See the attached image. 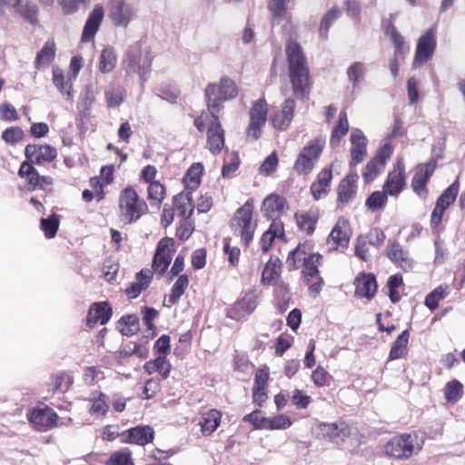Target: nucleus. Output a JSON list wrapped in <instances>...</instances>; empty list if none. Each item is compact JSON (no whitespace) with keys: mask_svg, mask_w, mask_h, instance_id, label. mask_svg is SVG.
Returning <instances> with one entry per match:
<instances>
[{"mask_svg":"<svg viewBox=\"0 0 465 465\" xmlns=\"http://www.w3.org/2000/svg\"><path fill=\"white\" fill-rule=\"evenodd\" d=\"M402 285V276L401 274L391 275L386 286L384 287V291L389 295L391 301L395 303L398 302L401 299L400 292L398 289Z\"/></svg>","mask_w":465,"mask_h":465,"instance_id":"45","label":"nucleus"},{"mask_svg":"<svg viewBox=\"0 0 465 465\" xmlns=\"http://www.w3.org/2000/svg\"><path fill=\"white\" fill-rule=\"evenodd\" d=\"M277 164L278 156L276 153L273 152L263 161L260 167V172L266 174H271L276 170Z\"/></svg>","mask_w":465,"mask_h":465,"instance_id":"64","label":"nucleus"},{"mask_svg":"<svg viewBox=\"0 0 465 465\" xmlns=\"http://www.w3.org/2000/svg\"><path fill=\"white\" fill-rule=\"evenodd\" d=\"M164 187L160 182H152L148 186V199L160 203L164 195Z\"/></svg>","mask_w":465,"mask_h":465,"instance_id":"63","label":"nucleus"},{"mask_svg":"<svg viewBox=\"0 0 465 465\" xmlns=\"http://www.w3.org/2000/svg\"><path fill=\"white\" fill-rule=\"evenodd\" d=\"M281 261L276 256H272L266 262L262 272V280L266 284H272L281 273Z\"/></svg>","mask_w":465,"mask_h":465,"instance_id":"34","label":"nucleus"},{"mask_svg":"<svg viewBox=\"0 0 465 465\" xmlns=\"http://www.w3.org/2000/svg\"><path fill=\"white\" fill-rule=\"evenodd\" d=\"M257 297L254 293H246L241 301H239L233 310L240 312V316L251 314L257 307Z\"/></svg>","mask_w":465,"mask_h":465,"instance_id":"43","label":"nucleus"},{"mask_svg":"<svg viewBox=\"0 0 465 465\" xmlns=\"http://www.w3.org/2000/svg\"><path fill=\"white\" fill-rule=\"evenodd\" d=\"M105 465H134L132 459V452L128 449L114 451L104 462Z\"/></svg>","mask_w":465,"mask_h":465,"instance_id":"47","label":"nucleus"},{"mask_svg":"<svg viewBox=\"0 0 465 465\" xmlns=\"http://www.w3.org/2000/svg\"><path fill=\"white\" fill-rule=\"evenodd\" d=\"M405 166L402 159H398L392 171L389 173L386 183L383 185V194L380 192V208L387 200V195L397 196L405 186Z\"/></svg>","mask_w":465,"mask_h":465,"instance_id":"9","label":"nucleus"},{"mask_svg":"<svg viewBox=\"0 0 465 465\" xmlns=\"http://www.w3.org/2000/svg\"><path fill=\"white\" fill-rule=\"evenodd\" d=\"M286 3L283 0H271L268 8L272 15L273 21L278 23L288 19Z\"/></svg>","mask_w":465,"mask_h":465,"instance_id":"53","label":"nucleus"},{"mask_svg":"<svg viewBox=\"0 0 465 465\" xmlns=\"http://www.w3.org/2000/svg\"><path fill=\"white\" fill-rule=\"evenodd\" d=\"M28 419L35 430L46 431L56 425L58 416L54 409H33Z\"/></svg>","mask_w":465,"mask_h":465,"instance_id":"15","label":"nucleus"},{"mask_svg":"<svg viewBox=\"0 0 465 465\" xmlns=\"http://www.w3.org/2000/svg\"><path fill=\"white\" fill-rule=\"evenodd\" d=\"M239 164L240 161L236 153H232L227 155L222 169L223 177H229L232 173L238 169Z\"/></svg>","mask_w":465,"mask_h":465,"instance_id":"61","label":"nucleus"},{"mask_svg":"<svg viewBox=\"0 0 465 465\" xmlns=\"http://www.w3.org/2000/svg\"><path fill=\"white\" fill-rule=\"evenodd\" d=\"M322 259V255L319 253H311L308 255L307 259H305L304 263H302V274L303 279L307 284L313 281V279L319 278V270L318 266L320 264V260Z\"/></svg>","mask_w":465,"mask_h":465,"instance_id":"29","label":"nucleus"},{"mask_svg":"<svg viewBox=\"0 0 465 465\" xmlns=\"http://www.w3.org/2000/svg\"><path fill=\"white\" fill-rule=\"evenodd\" d=\"M238 92L235 82L228 76L222 77L219 84H208L204 94L211 115L218 114L223 107L222 103L236 98Z\"/></svg>","mask_w":465,"mask_h":465,"instance_id":"2","label":"nucleus"},{"mask_svg":"<svg viewBox=\"0 0 465 465\" xmlns=\"http://www.w3.org/2000/svg\"><path fill=\"white\" fill-rule=\"evenodd\" d=\"M59 215L53 213L47 218H42L40 221V227L48 239L54 238L59 228Z\"/></svg>","mask_w":465,"mask_h":465,"instance_id":"46","label":"nucleus"},{"mask_svg":"<svg viewBox=\"0 0 465 465\" xmlns=\"http://www.w3.org/2000/svg\"><path fill=\"white\" fill-rule=\"evenodd\" d=\"M73 379L69 373L59 371L52 378L51 389L54 391H65L72 384Z\"/></svg>","mask_w":465,"mask_h":465,"instance_id":"52","label":"nucleus"},{"mask_svg":"<svg viewBox=\"0 0 465 465\" xmlns=\"http://www.w3.org/2000/svg\"><path fill=\"white\" fill-rule=\"evenodd\" d=\"M376 246L367 241V238L364 236H360L357 239V243L355 245V254L364 262H368L371 257V251H373Z\"/></svg>","mask_w":465,"mask_h":465,"instance_id":"49","label":"nucleus"},{"mask_svg":"<svg viewBox=\"0 0 465 465\" xmlns=\"http://www.w3.org/2000/svg\"><path fill=\"white\" fill-rule=\"evenodd\" d=\"M295 106L296 104L292 98L285 99L282 109L272 119V125L278 130H286L293 119Z\"/></svg>","mask_w":465,"mask_h":465,"instance_id":"20","label":"nucleus"},{"mask_svg":"<svg viewBox=\"0 0 465 465\" xmlns=\"http://www.w3.org/2000/svg\"><path fill=\"white\" fill-rule=\"evenodd\" d=\"M349 124L346 112H341L339 115V122L333 128L330 139L331 147L334 148L339 145L341 139L347 134Z\"/></svg>","mask_w":465,"mask_h":465,"instance_id":"37","label":"nucleus"},{"mask_svg":"<svg viewBox=\"0 0 465 465\" xmlns=\"http://www.w3.org/2000/svg\"><path fill=\"white\" fill-rule=\"evenodd\" d=\"M188 276L186 274L180 275L171 289V294L169 295L168 298L169 304H166L165 302L163 304L168 307H171L172 305L175 304L182 297V295L184 293V291L188 287Z\"/></svg>","mask_w":465,"mask_h":465,"instance_id":"39","label":"nucleus"},{"mask_svg":"<svg viewBox=\"0 0 465 465\" xmlns=\"http://www.w3.org/2000/svg\"><path fill=\"white\" fill-rule=\"evenodd\" d=\"M448 286H439L430 293H429L425 299V305L433 311L439 306L440 301L443 300L449 293Z\"/></svg>","mask_w":465,"mask_h":465,"instance_id":"51","label":"nucleus"},{"mask_svg":"<svg viewBox=\"0 0 465 465\" xmlns=\"http://www.w3.org/2000/svg\"><path fill=\"white\" fill-rule=\"evenodd\" d=\"M386 35L390 38L394 45L395 56H404L410 50L408 44L405 42L404 37L397 31L392 25H389L386 29ZM391 74L396 77L399 74V63L397 58L391 62L390 65Z\"/></svg>","mask_w":465,"mask_h":465,"instance_id":"13","label":"nucleus"},{"mask_svg":"<svg viewBox=\"0 0 465 465\" xmlns=\"http://www.w3.org/2000/svg\"><path fill=\"white\" fill-rule=\"evenodd\" d=\"M364 72V64L361 62H355L348 68V80L352 83L353 87H356L358 82L363 77Z\"/></svg>","mask_w":465,"mask_h":465,"instance_id":"58","label":"nucleus"},{"mask_svg":"<svg viewBox=\"0 0 465 465\" xmlns=\"http://www.w3.org/2000/svg\"><path fill=\"white\" fill-rule=\"evenodd\" d=\"M308 255L305 251L302 249L301 245H298L289 253L286 260V265L289 270H297L302 266V263H304Z\"/></svg>","mask_w":465,"mask_h":465,"instance_id":"48","label":"nucleus"},{"mask_svg":"<svg viewBox=\"0 0 465 465\" xmlns=\"http://www.w3.org/2000/svg\"><path fill=\"white\" fill-rule=\"evenodd\" d=\"M222 413L218 409H210L203 414V420L200 422L202 432L205 436H210L220 425Z\"/></svg>","mask_w":465,"mask_h":465,"instance_id":"30","label":"nucleus"},{"mask_svg":"<svg viewBox=\"0 0 465 465\" xmlns=\"http://www.w3.org/2000/svg\"><path fill=\"white\" fill-rule=\"evenodd\" d=\"M291 419L283 414L276 415L272 418H267V424L262 425L265 430H284L289 428L292 425Z\"/></svg>","mask_w":465,"mask_h":465,"instance_id":"55","label":"nucleus"},{"mask_svg":"<svg viewBox=\"0 0 465 465\" xmlns=\"http://www.w3.org/2000/svg\"><path fill=\"white\" fill-rule=\"evenodd\" d=\"M143 368L149 374L157 371L163 379H166L171 371V364L167 361L165 355H158L154 360L145 362Z\"/></svg>","mask_w":465,"mask_h":465,"instance_id":"33","label":"nucleus"},{"mask_svg":"<svg viewBox=\"0 0 465 465\" xmlns=\"http://www.w3.org/2000/svg\"><path fill=\"white\" fill-rule=\"evenodd\" d=\"M55 56V45L53 41L45 43L42 49L37 53L35 60V67L38 70L48 66Z\"/></svg>","mask_w":465,"mask_h":465,"instance_id":"31","label":"nucleus"},{"mask_svg":"<svg viewBox=\"0 0 465 465\" xmlns=\"http://www.w3.org/2000/svg\"><path fill=\"white\" fill-rule=\"evenodd\" d=\"M112 316V308L108 302L93 303L88 311L86 324L88 327H94L97 322L105 324Z\"/></svg>","mask_w":465,"mask_h":465,"instance_id":"22","label":"nucleus"},{"mask_svg":"<svg viewBox=\"0 0 465 465\" xmlns=\"http://www.w3.org/2000/svg\"><path fill=\"white\" fill-rule=\"evenodd\" d=\"M24 132L20 127H8L2 133V139L9 144H15L23 139Z\"/></svg>","mask_w":465,"mask_h":465,"instance_id":"59","label":"nucleus"},{"mask_svg":"<svg viewBox=\"0 0 465 465\" xmlns=\"http://www.w3.org/2000/svg\"><path fill=\"white\" fill-rule=\"evenodd\" d=\"M318 218V211L315 209H310L302 213H295V220L298 228L307 234H312L314 232Z\"/></svg>","mask_w":465,"mask_h":465,"instance_id":"27","label":"nucleus"},{"mask_svg":"<svg viewBox=\"0 0 465 465\" xmlns=\"http://www.w3.org/2000/svg\"><path fill=\"white\" fill-rule=\"evenodd\" d=\"M350 240V224L345 219H339L332 228L328 242H332L341 248L347 247Z\"/></svg>","mask_w":465,"mask_h":465,"instance_id":"25","label":"nucleus"},{"mask_svg":"<svg viewBox=\"0 0 465 465\" xmlns=\"http://www.w3.org/2000/svg\"><path fill=\"white\" fill-rule=\"evenodd\" d=\"M285 54L293 95L305 102L309 100L311 93L310 68L307 58L302 46L293 40L287 42Z\"/></svg>","mask_w":465,"mask_h":465,"instance_id":"1","label":"nucleus"},{"mask_svg":"<svg viewBox=\"0 0 465 465\" xmlns=\"http://www.w3.org/2000/svg\"><path fill=\"white\" fill-rule=\"evenodd\" d=\"M355 295L371 299L378 288L375 275L372 273H361L355 278Z\"/></svg>","mask_w":465,"mask_h":465,"instance_id":"21","label":"nucleus"},{"mask_svg":"<svg viewBox=\"0 0 465 465\" xmlns=\"http://www.w3.org/2000/svg\"><path fill=\"white\" fill-rule=\"evenodd\" d=\"M252 204L249 201L246 202L235 212L230 223L234 235L240 236L245 246L252 242L256 228V223L252 221Z\"/></svg>","mask_w":465,"mask_h":465,"instance_id":"6","label":"nucleus"},{"mask_svg":"<svg viewBox=\"0 0 465 465\" xmlns=\"http://www.w3.org/2000/svg\"><path fill=\"white\" fill-rule=\"evenodd\" d=\"M243 420L252 423L256 430H265L262 425L267 424V418L262 415V411L259 409H255L252 412L245 415Z\"/></svg>","mask_w":465,"mask_h":465,"instance_id":"60","label":"nucleus"},{"mask_svg":"<svg viewBox=\"0 0 465 465\" xmlns=\"http://www.w3.org/2000/svg\"><path fill=\"white\" fill-rule=\"evenodd\" d=\"M351 143L352 145L351 165H356L361 163L367 154V139L361 131L355 130L351 134Z\"/></svg>","mask_w":465,"mask_h":465,"instance_id":"24","label":"nucleus"},{"mask_svg":"<svg viewBox=\"0 0 465 465\" xmlns=\"http://www.w3.org/2000/svg\"><path fill=\"white\" fill-rule=\"evenodd\" d=\"M53 84L62 94L67 95L68 100H73L74 94L72 93L71 80H66L62 70L58 67L53 69Z\"/></svg>","mask_w":465,"mask_h":465,"instance_id":"35","label":"nucleus"},{"mask_svg":"<svg viewBox=\"0 0 465 465\" xmlns=\"http://www.w3.org/2000/svg\"><path fill=\"white\" fill-rule=\"evenodd\" d=\"M203 171V166L200 163L191 165L183 179L188 190L193 191L199 186Z\"/></svg>","mask_w":465,"mask_h":465,"instance_id":"41","label":"nucleus"},{"mask_svg":"<svg viewBox=\"0 0 465 465\" xmlns=\"http://www.w3.org/2000/svg\"><path fill=\"white\" fill-rule=\"evenodd\" d=\"M211 122L207 130V146L213 154L221 153L224 145V132L221 126L218 114L212 115Z\"/></svg>","mask_w":465,"mask_h":465,"instance_id":"17","label":"nucleus"},{"mask_svg":"<svg viewBox=\"0 0 465 465\" xmlns=\"http://www.w3.org/2000/svg\"><path fill=\"white\" fill-rule=\"evenodd\" d=\"M324 145L325 139L322 136L309 141L298 154L294 163L295 171L300 174L311 173L319 160Z\"/></svg>","mask_w":465,"mask_h":465,"instance_id":"7","label":"nucleus"},{"mask_svg":"<svg viewBox=\"0 0 465 465\" xmlns=\"http://www.w3.org/2000/svg\"><path fill=\"white\" fill-rule=\"evenodd\" d=\"M21 177H25L31 189H36L39 184L40 174L35 168L29 163L24 162L18 172Z\"/></svg>","mask_w":465,"mask_h":465,"instance_id":"44","label":"nucleus"},{"mask_svg":"<svg viewBox=\"0 0 465 465\" xmlns=\"http://www.w3.org/2000/svg\"><path fill=\"white\" fill-rule=\"evenodd\" d=\"M104 94L108 107H118L124 101L123 89L119 86H107Z\"/></svg>","mask_w":465,"mask_h":465,"instance_id":"54","label":"nucleus"},{"mask_svg":"<svg viewBox=\"0 0 465 465\" xmlns=\"http://www.w3.org/2000/svg\"><path fill=\"white\" fill-rule=\"evenodd\" d=\"M25 153L27 159L36 163L52 162L57 155L55 148L49 144H28Z\"/></svg>","mask_w":465,"mask_h":465,"instance_id":"18","label":"nucleus"},{"mask_svg":"<svg viewBox=\"0 0 465 465\" xmlns=\"http://www.w3.org/2000/svg\"><path fill=\"white\" fill-rule=\"evenodd\" d=\"M341 10L339 7H332L324 15V16L322 18L319 28L320 37H322V39L328 38V33L331 26L341 16Z\"/></svg>","mask_w":465,"mask_h":465,"instance_id":"40","label":"nucleus"},{"mask_svg":"<svg viewBox=\"0 0 465 465\" xmlns=\"http://www.w3.org/2000/svg\"><path fill=\"white\" fill-rule=\"evenodd\" d=\"M153 439L154 430L150 426H136L121 433L123 443L144 446L153 442Z\"/></svg>","mask_w":465,"mask_h":465,"instance_id":"14","label":"nucleus"},{"mask_svg":"<svg viewBox=\"0 0 465 465\" xmlns=\"http://www.w3.org/2000/svg\"><path fill=\"white\" fill-rule=\"evenodd\" d=\"M107 16L114 26L127 28L137 19V10L128 0H109Z\"/></svg>","mask_w":465,"mask_h":465,"instance_id":"8","label":"nucleus"},{"mask_svg":"<svg viewBox=\"0 0 465 465\" xmlns=\"http://www.w3.org/2000/svg\"><path fill=\"white\" fill-rule=\"evenodd\" d=\"M436 160L420 164L417 167L416 173L412 179L411 186L420 198L425 199L428 195L426 184L436 169Z\"/></svg>","mask_w":465,"mask_h":465,"instance_id":"12","label":"nucleus"},{"mask_svg":"<svg viewBox=\"0 0 465 465\" xmlns=\"http://www.w3.org/2000/svg\"><path fill=\"white\" fill-rule=\"evenodd\" d=\"M436 49V36L433 29H428L418 40L413 65L415 67L426 64Z\"/></svg>","mask_w":465,"mask_h":465,"instance_id":"11","label":"nucleus"},{"mask_svg":"<svg viewBox=\"0 0 465 465\" xmlns=\"http://www.w3.org/2000/svg\"><path fill=\"white\" fill-rule=\"evenodd\" d=\"M117 328L124 336H132L140 329L139 319L137 316L129 314L123 316L117 323Z\"/></svg>","mask_w":465,"mask_h":465,"instance_id":"38","label":"nucleus"},{"mask_svg":"<svg viewBox=\"0 0 465 465\" xmlns=\"http://www.w3.org/2000/svg\"><path fill=\"white\" fill-rule=\"evenodd\" d=\"M459 193V183L458 182L450 184L439 197L437 200V204L441 206L444 209H447L450 204H452L458 195Z\"/></svg>","mask_w":465,"mask_h":465,"instance_id":"50","label":"nucleus"},{"mask_svg":"<svg viewBox=\"0 0 465 465\" xmlns=\"http://www.w3.org/2000/svg\"><path fill=\"white\" fill-rule=\"evenodd\" d=\"M409 341L408 331H403L393 342L390 351V359L397 360L404 357L407 353V345Z\"/></svg>","mask_w":465,"mask_h":465,"instance_id":"42","label":"nucleus"},{"mask_svg":"<svg viewBox=\"0 0 465 465\" xmlns=\"http://www.w3.org/2000/svg\"><path fill=\"white\" fill-rule=\"evenodd\" d=\"M116 60L117 57L115 50L113 47L107 46L104 48L99 60L100 72L103 74H108L112 72L116 65Z\"/></svg>","mask_w":465,"mask_h":465,"instance_id":"36","label":"nucleus"},{"mask_svg":"<svg viewBox=\"0 0 465 465\" xmlns=\"http://www.w3.org/2000/svg\"><path fill=\"white\" fill-rule=\"evenodd\" d=\"M172 261V256L170 252H155L153 261V268L154 272L159 274H163L165 270L168 268Z\"/></svg>","mask_w":465,"mask_h":465,"instance_id":"57","label":"nucleus"},{"mask_svg":"<svg viewBox=\"0 0 465 465\" xmlns=\"http://www.w3.org/2000/svg\"><path fill=\"white\" fill-rule=\"evenodd\" d=\"M104 16V10L103 5H95L84 24L81 36L82 42L87 43L94 39L99 30L101 23L103 22Z\"/></svg>","mask_w":465,"mask_h":465,"instance_id":"16","label":"nucleus"},{"mask_svg":"<svg viewBox=\"0 0 465 465\" xmlns=\"http://www.w3.org/2000/svg\"><path fill=\"white\" fill-rule=\"evenodd\" d=\"M119 218L125 224L137 222L148 210L144 200L141 199L132 186H127L119 195Z\"/></svg>","mask_w":465,"mask_h":465,"instance_id":"3","label":"nucleus"},{"mask_svg":"<svg viewBox=\"0 0 465 465\" xmlns=\"http://www.w3.org/2000/svg\"><path fill=\"white\" fill-rule=\"evenodd\" d=\"M423 437L417 432L404 433L390 439L383 446L387 456L396 459H408L421 450Z\"/></svg>","mask_w":465,"mask_h":465,"instance_id":"4","label":"nucleus"},{"mask_svg":"<svg viewBox=\"0 0 465 465\" xmlns=\"http://www.w3.org/2000/svg\"><path fill=\"white\" fill-rule=\"evenodd\" d=\"M173 205L183 218H189L193 212L192 193H182L173 197Z\"/></svg>","mask_w":465,"mask_h":465,"instance_id":"32","label":"nucleus"},{"mask_svg":"<svg viewBox=\"0 0 465 465\" xmlns=\"http://www.w3.org/2000/svg\"><path fill=\"white\" fill-rule=\"evenodd\" d=\"M358 175L349 174L345 176L337 188L338 207L348 204L356 195Z\"/></svg>","mask_w":465,"mask_h":465,"instance_id":"19","label":"nucleus"},{"mask_svg":"<svg viewBox=\"0 0 465 465\" xmlns=\"http://www.w3.org/2000/svg\"><path fill=\"white\" fill-rule=\"evenodd\" d=\"M378 176V154L374 155L367 163L362 173V178L366 183H371Z\"/></svg>","mask_w":465,"mask_h":465,"instance_id":"62","label":"nucleus"},{"mask_svg":"<svg viewBox=\"0 0 465 465\" xmlns=\"http://www.w3.org/2000/svg\"><path fill=\"white\" fill-rule=\"evenodd\" d=\"M462 384L457 380L448 382L445 386V397L448 401L450 403L457 402L462 395Z\"/></svg>","mask_w":465,"mask_h":465,"instance_id":"56","label":"nucleus"},{"mask_svg":"<svg viewBox=\"0 0 465 465\" xmlns=\"http://www.w3.org/2000/svg\"><path fill=\"white\" fill-rule=\"evenodd\" d=\"M152 57L150 51L142 49L139 44L132 45L124 60V68L128 75L138 74L141 81L147 79L151 71Z\"/></svg>","mask_w":465,"mask_h":465,"instance_id":"5","label":"nucleus"},{"mask_svg":"<svg viewBox=\"0 0 465 465\" xmlns=\"http://www.w3.org/2000/svg\"><path fill=\"white\" fill-rule=\"evenodd\" d=\"M320 430L323 437L331 439H343L344 437L350 434V428L343 421L333 423H322L320 424Z\"/></svg>","mask_w":465,"mask_h":465,"instance_id":"28","label":"nucleus"},{"mask_svg":"<svg viewBox=\"0 0 465 465\" xmlns=\"http://www.w3.org/2000/svg\"><path fill=\"white\" fill-rule=\"evenodd\" d=\"M285 207L286 200L283 197L271 194L264 199L262 210L267 218H272L274 215L282 213Z\"/></svg>","mask_w":465,"mask_h":465,"instance_id":"26","label":"nucleus"},{"mask_svg":"<svg viewBox=\"0 0 465 465\" xmlns=\"http://www.w3.org/2000/svg\"><path fill=\"white\" fill-rule=\"evenodd\" d=\"M387 255L395 265L404 271L412 267L413 261L408 251L404 250L398 242H392L388 246Z\"/></svg>","mask_w":465,"mask_h":465,"instance_id":"23","label":"nucleus"},{"mask_svg":"<svg viewBox=\"0 0 465 465\" xmlns=\"http://www.w3.org/2000/svg\"><path fill=\"white\" fill-rule=\"evenodd\" d=\"M250 124L246 134L248 139L257 140L261 135V129L267 120V104L265 100L260 99L255 102L250 110Z\"/></svg>","mask_w":465,"mask_h":465,"instance_id":"10","label":"nucleus"}]
</instances>
